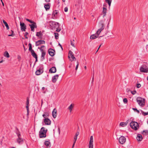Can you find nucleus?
I'll use <instances>...</instances> for the list:
<instances>
[{
    "mask_svg": "<svg viewBox=\"0 0 148 148\" xmlns=\"http://www.w3.org/2000/svg\"><path fill=\"white\" fill-rule=\"evenodd\" d=\"M127 102H118L117 105L120 107H123Z\"/></svg>",
    "mask_w": 148,
    "mask_h": 148,
    "instance_id": "17",
    "label": "nucleus"
},
{
    "mask_svg": "<svg viewBox=\"0 0 148 148\" xmlns=\"http://www.w3.org/2000/svg\"><path fill=\"white\" fill-rule=\"evenodd\" d=\"M15 133L16 134L18 137H21L20 133L19 132L18 129L17 127H16V129Z\"/></svg>",
    "mask_w": 148,
    "mask_h": 148,
    "instance_id": "24",
    "label": "nucleus"
},
{
    "mask_svg": "<svg viewBox=\"0 0 148 148\" xmlns=\"http://www.w3.org/2000/svg\"><path fill=\"white\" fill-rule=\"evenodd\" d=\"M123 102H127V100L126 98H124L123 100Z\"/></svg>",
    "mask_w": 148,
    "mask_h": 148,
    "instance_id": "56",
    "label": "nucleus"
},
{
    "mask_svg": "<svg viewBox=\"0 0 148 148\" xmlns=\"http://www.w3.org/2000/svg\"><path fill=\"white\" fill-rule=\"evenodd\" d=\"M140 72L145 73H148V68H146V66L145 65H142L140 69Z\"/></svg>",
    "mask_w": 148,
    "mask_h": 148,
    "instance_id": "6",
    "label": "nucleus"
},
{
    "mask_svg": "<svg viewBox=\"0 0 148 148\" xmlns=\"http://www.w3.org/2000/svg\"><path fill=\"white\" fill-rule=\"evenodd\" d=\"M57 110L55 108H54L52 112V116L53 118H56V117Z\"/></svg>",
    "mask_w": 148,
    "mask_h": 148,
    "instance_id": "20",
    "label": "nucleus"
},
{
    "mask_svg": "<svg viewBox=\"0 0 148 148\" xmlns=\"http://www.w3.org/2000/svg\"><path fill=\"white\" fill-rule=\"evenodd\" d=\"M29 51H30L31 52H32V51H34V50L32 49V44L31 43H29Z\"/></svg>",
    "mask_w": 148,
    "mask_h": 148,
    "instance_id": "38",
    "label": "nucleus"
},
{
    "mask_svg": "<svg viewBox=\"0 0 148 148\" xmlns=\"http://www.w3.org/2000/svg\"><path fill=\"white\" fill-rule=\"evenodd\" d=\"M68 58L71 62L74 60H76V58L74 57L73 52L71 50L69 51V52Z\"/></svg>",
    "mask_w": 148,
    "mask_h": 148,
    "instance_id": "5",
    "label": "nucleus"
},
{
    "mask_svg": "<svg viewBox=\"0 0 148 148\" xmlns=\"http://www.w3.org/2000/svg\"><path fill=\"white\" fill-rule=\"evenodd\" d=\"M46 54V52H43L42 53L41 55V61H43L45 59V56Z\"/></svg>",
    "mask_w": 148,
    "mask_h": 148,
    "instance_id": "26",
    "label": "nucleus"
},
{
    "mask_svg": "<svg viewBox=\"0 0 148 148\" xmlns=\"http://www.w3.org/2000/svg\"><path fill=\"white\" fill-rule=\"evenodd\" d=\"M49 116V114L47 112H45L44 114L42 115V116L45 118H46V117L48 116Z\"/></svg>",
    "mask_w": 148,
    "mask_h": 148,
    "instance_id": "32",
    "label": "nucleus"
},
{
    "mask_svg": "<svg viewBox=\"0 0 148 148\" xmlns=\"http://www.w3.org/2000/svg\"><path fill=\"white\" fill-rule=\"evenodd\" d=\"M107 12V9L104 7L103 8L102 14L103 15V17H104L106 15V13Z\"/></svg>",
    "mask_w": 148,
    "mask_h": 148,
    "instance_id": "18",
    "label": "nucleus"
},
{
    "mask_svg": "<svg viewBox=\"0 0 148 148\" xmlns=\"http://www.w3.org/2000/svg\"><path fill=\"white\" fill-rule=\"evenodd\" d=\"M56 67H51L49 70V72L51 73H54L56 72Z\"/></svg>",
    "mask_w": 148,
    "mask_h": 148,
    "instance_id": "16",
    "label": "nucleus"
},
{
    "mask_svg": "<svg viewBox=\"0 0 148 148\" xmlns=\"http://www.w3.org/2000/svg\"><path fill=\"white\" fill-rule=\"evenodd\" d=\"M43 72V70L42 68H41V67L40 68L36 71L35 73L37 75H39Z\"/></svg>",
    "mask_w": 148,
    "mask_h": 148,
    "instance_id": "13",
    "label": "nucleus"
},
{
    "mask_svg": "<svg viewBox=\"0 0 148 148\" xmlns=\"http://www.w3.org/2000/svg\"><path fill=\"white\" fill-rule=\"evenodd\" d=\"M31 54L32 56L34 58H36L37 57V56L36 53L34 51H32L31 52Z\"/></svg>",
    "mask_w": 148,
    "mask_h": 148,
    "instance_id": "30",
    "label": "nucleus"
},
{
    "mask_svg": "<svg viewBox=\"0 0 148 148\" xmlns=\"http://www.w3.org/2000/svg\"><path fill=\"white\" fill-rule=\"evenodd\" d=\"M35 58L36 59V60H35V62H37L38 61V59H37L38 57H36V58Z\"/></svg>",
    "mask_w": 148,
    "mask_h": 148,
    "instance_id": "61",
    "label": "nucleus"
},
{
    "mask_svg": "<svg viewBox=\"0 0 148 148\" xmlns=\"http://www.w3.org/2000/svg\"><path fill=\"white\" fill-rule=\"evenodd\" d=\"M36 36L37 37H41L42 36V33L41 31L37 32Z\"/></svg>",
    "mask_w": 148,
    "mask_h": 148,
    "instance_id": "33",
    "label": "nucleus"
},
{
    "mask_svg": "<svg viewBox=\"0 0 148 148\" xmlns=\"http://www.w3.org/2000/svg\"><path fill=\"white\" fill-rule=\"evenodd\" d=\"M131 93L133 94V95H134L136 93V90H134V91H131Z\"/></svg>",
    "mask_w": 148,
    "mask_h": 148,
    "instance_id": "54",
    "label": "nucleus"
},
{
    "mask_svg": "<svg viewBox=\"0 0 148 148\" xmlns=\"http://www.w3.org/2000/svg\"><path fill=\"white\" fill-rule=\"evenodd\" d=\"M45 41L43 40H38L36 42V46L41 44H45Z\"/></svg>",
    "mask_w": 148,
    "mask_h": 148,
    "instance_id": "11",
    "label": "nucleus"
},
{
    "mask_svg": "<svg viewBox=\"0 0 148 148\" xmlns=\"http://www.w3.org/2000/svg\"><path fill=\"white\" fill-rule=\"evenodd\" d=\"M17 58L18 59V61H20V60H21V56L19 55H18L17 56Z\"/></svg>",
    "mask_w": 148,
    "mask_h": 148,
    "instance_id": "46",
    "label": "nucleus"
},
{
    "mask_svg": "<svg viewBox=\"0 0 148 148\" xmlns=\"http://www.w3.org/2000/svg\"><path fill=\"white\" fill-rule=\"evenodd\" d=\"M20 25L21 26V29L22 31H25L26 29V26L25 25L24 23L20 22Z\"/></svg>",
    "mask_w": 148,
    "mask_h": 148,
    "instance_id": "8",
    "label": "nucleus"
},
{
    "mask_svg": "<svg viewBox=\"0 0 148 148\" xmlns=\"http://www.w3.org/2000/svg\"><path fill=\"white\" fill-rule=\"evenodd\" d=\"M74 106V104H71L68 107V109L70 110V112H71L72 109Z\"/></svg>",
    "mask_w": 148,
    "mask_h": 148,
    "instance_id": "28",
    "label": "nucleus"
},
{
    "mask_svg": "<svg viewBox=\"0 0 148 148\" xmlns=\"http://www.w3.org/2000/svg\"><path fill=\"white\" fill-rule=\"evenodd\" d=\"M130 125L132 128L135 130H137L139 127L138 123L135 121H132L130 123Z\"/></svg>",
    "mask_w": 148,
    "mask_h": 148,
    "instance_id": "4",
    "label": "nucleus"
},
{
    "mask_svg": "<svg viewBox=\"0 0 148 148\" xmlns=\"http://www.w3.org/2000/svg\"><path fill=\"white\" fill-rule=\"evenodd\" d=\"M132 109L135 111H136L138 113H139L140 111L139 110H138L136 108H133Z\"/></svg>",
    "mask_w": 148,
    "mask_h": 148,
    "instance_id": "43",
    "label": "nucleus"
},
{
    "mask_svg": "<svg viewBox=\"0 0 148 148\" xmlns=\"http://www.w3.org/2000/svg\"><path fill=\"white\" fill-rule=\"evenodd\" d=\"M119 141L120 143L123 144L126 141V138L123 136H121L119 139Z\"/></svg>",
    "mask_w": 148,
    "mask_h": 148,
    "instance_id": "10",
    "label": "nucleus"
},
{
    "mask_svg": "<svg viewBox=\"0 0 148 148\" xmlns=\"http://www.w3.org/2000/svg\"><path fill=\"white\" fill-rule=\"evenodd\" d=\"M11 31L12 32V34H11L8 35V36H14V34H13L14 33L13 31L12 30H11Z\"/></svg>",
    "mask_w": 148,
    "mask_h": 148,
    "instance_id": "52",
    "label": "nucleus"
},
{
    "mask_svg": "<svg viewBox=\"0 0 148 148\" xmlns=\"http://www.w3.org/2000/svg\"><path fill=\"white\" fill-rule=\"evenodd\" d=\"M4 56L7 58H9L10 57L9 54L7 51H5L4 54Z\"/></svg>",
    "mask_w": 148,
    "mask_h": 148,
    "instance_id": "31",
    "label": "nucleus"
},
{
    "mask_svg": "<svg viewBox=\"0 0 148 148\" xmlns=\"http://www.w3.org/2000/svg\"><path fill=\"white\" fill-rule=\"evenodd\" d=\"M142 113L144 115H148V112H146L143 111H142Z\"/></svg>",
    "mask_w": 148,
    "mask_h": 148,
    "instance_id": "44",
    "label": "nucleus"
},
{
    "mask_svg": "<svg viewBox=\"0 0 148 148\" xmlns=\"http://www.w3.org/2000/svg\"><path fill=\"white\" fill-rule=\"evenodd\" d=\"M141 86V84L139 83H138L136 85V87L137 88H139Z\"/></svg>",
    "mask_w": 148,
    "mask_h": 148,
    "instance_id": "48",
    "label": "nucleus"
},
{
    "mask_svg": "<svg viewBox=\"0 0 148 148\" xmlns=\"http://www.w3.org/2000/svg\"><path fill=\"white\" fill-rule=\"evenodd\" d=\"M79 65V63L78 62V61L77 62V65L76 66V68H75V70H77L78 69V66Z\"/></svg>",
    "mask_w": 148,
    "mask_h": 148,
    "instance_id": "51",
    "label": "nucleus"
},
{
    "mask_svg": "<svg viewBox=\"0 0 148 148\" xmlns=\"http://www.w3.org/2000/svg\"><path fill=\"white\" fill-rule=\"evenodd\" d=\"M59 77L58 75H56L54 76L52 78V81L53 82L55 83L56 82Z\"/></svg>",
    "mask_w": 148,
    "mask_h": 148,
    "instance_id": "15",
    "label": "nucleus"
},
{
    "mask_svg": "<svg viewBox=\"0 0 148 148\" xmlns=\"http://www.w3.org/2000/svg\"><path fill=\"white\" fill-rule=\"evenodd\" d=\"M142 133L146 135H148V131L147 130H144L142 132Z\"/></svg>",
    "mask_w": 148,
    "mask_h": 148,
    "instance_id": "41",
    "label": "nucleus"
},
{
    "mask_svg": "<svg viewBox=\"0 0 148 148\" xmlns=\"http://www.w3.org/2000/svg\"><path fill=\"white\" fill-rule=\"evenodd\" d=\"M3 23H4V25H5V26H6L7 29V30L9 29V27L8 25V23H7L4 20H3Z\"/></svg>",
    "mask_w": 148,
    "mask_h": 148,
    "instance_id": "29",
    "label": "nucleus"
},
{
    "mask_svg": "<svg viewBox=\"0 0 148 148\" xmlns=\"http://www.w3.org/2000/svg\"><path fill=\"white\" fill-rule=\"evenodd\" d=\"M76 140H76L75 139H74L73 144H74V145L75 144Z\"/></svg>",
    "mask_w": 148,
    "mask_h": 148,
    "instance_id": "57",
    "label": "nucleus"
},
{
    "mask_svg": "<svg viewBox=\"0 0 148 148\" xmlns=\"http://www.w3.org/2000/svg\"><path fill=\"white\" fill-rule=\"evenodd\" d=\"M126 90L128 92L129 91H130V90L129 89H127Z\"/></svg>",
    "mask_w": 148,
    "mask_h": 148,
    "instance_id": "62",
    "label": "nucleus"
},
{
    "mask_svg": "<svg viewBox=\"0 0 148 148\" xmlns=\"http://www.w3.org/2000/svg\"><path fill=\"white\" fill-rule=\"evenodd\" d=\"M99 35H98L97 34H93L91 35L90 37V38L91 39H95L96 38H97L99 36Z\"/></svg>",
    "mask_w": 148,
    "mask_h": 148,
    "instance_id": "23",
    "label": "nucleus"
},
{
    "mask_svg": "<svg viewBox=\"0 0 148 148\" xmlns=\"http://www.w3.org/2000/svg\"><path fill=\"white\" fill-rule=\"evenodd\" d=\"M79 132H77L75 134V135L74 138V139H75L77 140V136L79 135Z\"/></svg>",
    "mask_w": 148,
    "mask_h": 148,
    "instance_id": "40",
    "label": "nucleus"
},
{
    "mask_svg": "<svg viewBox=\"0 0 148 148\" xmlns=\"http://www.w3.org/2000/svg\"><path fill=\"white\" fill-rule=\"evenodd\" d=\"M127 124V123H126L124 122H121L120 123V125L122 127H124L126 126Z\"/></svg>",
    "mask_w": 148,
    "mask_h": 148,
    "instance_id": "36",
    "label": "nucleus"
},
{
    "mask_svg": "<svg viewBox=\"0 0 148 148\" xmlns=\"http://www.w3.org/2000/svg\"><path fill=\"white\" fill-rule=\"evenodd\" d=\"M56 31L57 32H60V30H61V29H60V28H56Z\"/></svg>",
    "mask_w": 148,
    "mask_h": 148,
    "instance_id": "50",
    "label": "nucleus"
},
{
    "mask_svg": "<svg viewBox=\"0 0 148 148\" xmlns=\"http://www.w3.org/2000/svg\"><path fill=\"white\" fill-rule=\"evenodd\" d=\"M45 128L42 127L39 132V135L40 138H45L46 136V133L47 132V130H45Z\"/></svg>",
    "mask_w": 148,
    "mask_h": 148,
    "instance_id": "2",
    "label": "nucleus"
},
{
    "mask_svg": "<svg viewBox=\"0 0 148 148\" xmlns=\"http://www.w3.org/2000/svg\"><path fill=\"white\" fill-rule=\"evenodd\" d=\"M38 49H40V50L41 52H42H42H45V51L43 50L42 49L40 48V47H38Z\"/></svg>",
    "mask_w": 148,
    "mask_h": 148,
    "instance_id": "49",
    "label": "nucleus"
},
{
    "mask_svg": "<svg viewBox=\"0 0 148 148\" xmlns=\"http://www.w3.org/2000/svg\"><path fill=\"white\" fill-rule=\"evenodd\" d=\"M51 26V29L53 30H54L56 28H58L60 27V24L58 23H57L54 21H51L50 22Z\"/></svg>",
    "mask_w": 148,
    "mask_h": 148,
    "instance_id": "3",
    "label": "nucleus"
},
{
    "mask_svg": "<svg viewBox=\"0 0 148 148\" xmlns=\"http://www.w3.org/2000/svg\"><path fill=\"white\" fill-rule=\"evenodd\" d=\"M136 138L138 141H140L143 139L142 136L141 134H138Z\"/></svg>",
    "mask_w": 148,
    "mask_h": 148,
    "instance_id": "25",
    "label": "nucleus"
},
{
    "mask_svg": "<svg viewBox=\"0 0 148 148\" xmlns=\"http://www.w3.org/2000/svg\"><path fill=\"white\" fill-rule=\"evenodd\" d=\"M112 1V0H105V2L108 3L109 7L110 6Z\"/></svg>",
    "mask_w": 148,
    "mask_h": 148,
    "instance_id": "35",
    "label": "nucleus"
},
{
    "mask_svg": "<svg viewBox=\"0 0 148 148\" xmlns=\"http://www.w3.org/2000/svg\"><path fill=\"white\" fill-rule=\"evenodd\" d=\"M102 43H101V45H100V46H99V48H98V49H97V51H96V52H97V51H98V50L99 49V48H100V47H101V45H102Z\"/></svg>",
    "mask_w": 148,
    "mask_h": 148,
    "instance_id": "58",
    "label": "nucleus"
},
{
    "mask_svg": "<svg viewBox=\"0 0 148 148\" xmlns=\"http://www.w3.org/2000/svg\"><path fill=\"white\" fill-rule=\"evenodd\" d=\"M29 102H27L26 103V106L27 110V114H29Z\"/></svg>",
    "mask_w": 148,
    "mask_h": 148,
    "instance_id": "34",
    "label": "nucleus"
},
{
    "mask_svg": "<svg viewBox=\"0 0 148 148\" xmlns=\"http://www.w3.org/2000/svg\"><path fill=\"white\" fill-rule=\"evenodd\" d=\"M145 102H138V104L141 106H143L145 105Z\"/></svg>",
    "mask_w": 148,
    "mask_h": 148,
    "instance_id": "42",
    "label": "nucleus"
},
{
    "mask_svg": "<svg viewBox=\"0 0 148 148\" xmlns=\"http://www.w3.org/2000/svg\"><path fill=\"white\" fill-rule=\"evenodd\" d=\"M32 24H29V26L30 27L31 29V31L33 32H34V28H37V25L36 23L34 21H33L32 23H31Z\"/></svg>",
    "mask_w": 148,
    "mask_h": 148,
    "instance_id": "7",
    "label": "nucleus"
},
{
    "mask_svg": "<svg viewBox=\"0 0 148 148\" xmlns=\"http://www.w3.org/2000/svg\"><path fill=\"white\" fill-rule=\"evenodd\" d=\"M55 34V38L56 39H58L59 38L58 36H59V34L57 33H54Z\"/></svg>",
    "mask_w": 148,
    "mask_h": 148,
    "instance_id": "39",
    "label": "nucleus"
},
{
    "mask_svg": "<svg viewBox=\"0 0 148 148\" xmlns=\"http://www.w3.org/2000/svg\"><path fill=\"white\" fill-rule=\"evenodd\" d=\"M44 144L46 147H49V148L51 146L50 142L48 141H45L44 143Z\"/></svg>",
    "mask_w": 148,
    "mask_h": 148,
    "instance_id": "22",
    "label": "nucleus"
},
{
    "mask_svg": "<svg viewBox=\"0 0 148 148\" xmlns=\"http://www.w3.org/2000/svg\"><path fill=\"white\" fill-rule=\"evenodd\" d=\"M28 32H26L25 33L24 36H25V38L26 39L28 38V37H27V35H28Z\"/></svg>",
    "mask_w": 148,
    "mask_h": 148,
    "instance_id": "45",
    "label": "nucleus"
},
{
    "mask_svg": "<svg viewBox=\"0 0 148 148\" xmlns=\"http://www.w3.org/2000/svg\"><path fill=\"white\" fill-rule=\"evenodd\" d=\"M55 52V50L51 48H50L48 50L49 53L51 56H54Z\"/></svg>",
    "mask_w": 148,
    "mask_h": 148,
    "instance_id": "14",
    "label": "nucleus"
},
{
    "mask_svg": "<svg viewBox=\"0 0 148 148\" xmlns=\"http://www.w3.org/2000/svg\"><path fill=\"white\" fill-rule=\"evenodd\" d=\"M137 102H145V99H144L140 97H138L136 99Z\"/></svg>",
    "mask_w": 148,
    "mask_h": 148,
    "instance_id": "21",
    "label": "nucleus"
},
{
    "mask_svg": "<svg viewBox=\"0 0 148 148\" xmlns=\"http://www.w3.org/2000/svg\"><path fill=\"white\" fill-rule=\"evenodd\" d=\"M71 45L72 46H73L74 47H75V46L74 45V44L73 42L71 41Z\"/></svg>",
    "mask_w": 148,
    "mask_h": 148,
    "instance_id": "53",
    "label": "nucleus"
},
{
    "mask_svg": "<svg viewBox=\"0 0 148 148\" xmlns=\"http://www.w3.org/2000/svg\"><path fill=\"white\" fill-rule=\"evenodd\" d=\"M99 29L96 32V34L99 35L101 31L103 30L105 27L104 21L103 20L100 21L98 25Z\"/></svg>",
    "mask_w": 148,
    "mask_h": 148,
    "instance_id": "1",
    "label": "nucleus"
},
{
    "mask_svg": "<svg viewBox=\"0 0 148 148\" xmlns=\"http://www.w3.org/2000/svg\"><path fill=\"white\" fill-rule=\"evenodd\" d=\"M45 47V46L44 45H42V46L40 47V48H41L42 49V48L44 47Z\"/></svg>",
    "mask_w": 148,
    "mask_h": 148,
    "instance_id": "63",
    "label": "nucleus"
},
{
    "mask_svg": "<svg viewBox=\"0 0 148 148\" xmlns=\"http://www.w3.org/2000/svg\"><path fill=\"white\" fill-rule=\"evenodd\" d=\"M25 19L27 21L31 23H32V22L33 21H32V20H30L29 19H28V18H25Z\"/></svg>",
    "mask_w": 148,
    "mask_h": 148,
    "instance_id": "47",
    "label": "nucleus"
},
{
    "mask_svg": "<svg viewBox=\"0 0 148 148\" xmlns=\"http://www.w3.org/2000/svg\"><path fill=\"white\" fill-rule=\"evenodd\" d=\"M68 8L67 7H66L64 9V11L65 12H67L68 11Z\"/></svg>",
    "mask_w": 148,
    "mask_h": 148,
    "instance_id": "55",
    "label": "nucleus"
},
{
    "mask_svg": "<svg viewBox=\"0 0 148 148\" xmlns=\"http://www.w3.org/2000/svg\"><path fill=\"white\" fill-rule=\"evenodd\" d=\"M45 89V87H42V90H44V89Z\"/></svg>",
    "mask_w": 148,
    "mask_h": 148,
    "instance_id": "64",
    "label": "nucleus"
},
{
    "mask_svg": "<svg viewBox=\"0 0 148 148\" xmlns=\"http://www.w3.org/2000/svg\"><path fill=\"white\" fill-rule=\"evenodd\" d=\"M58 45H59V46H60V47H61V48H62V49H62V46L61 45V44H60V43H59V44H58Z\"/></svg>",
    "mask_w": 148,
    "mask_h": 148,
    "instance_id": "59",
    "label": "nucleus"
},
{
    "mask_svg": "<svg viewBox=\"0 0 148 148\" xmlns=\"http://www.w3.org/2000/svg\"><path fill=\"white\" fill-rule=\"evenodd\" d=\"M17 141L19 144H21L23 142V140L21 138V137H18L17 139Z\"/></svg>",
    "mask_w": 148,
    "mask_h": 148,
    "instance_id": "19",
    "label": "nucleus"
},
{
    "mask_svg": "<svg viewBox=\"0 0 148 148\" xmlns=\"http://www.w3.org/2000/svg\"><path fill=\"white\" fill-rule=\"evenodd\" d=\"M44 122L45 125H49L51 124V121L48 118H45L44 119Z\"/></svg>",
    "mask_w": 148,
    "mask_h": 148,
    "instance_id": "12",
    "label": "nucleus"
},
{
    "mask_svg": "<svg viewBox=\"0 0 148 148\" xmlns=\"http://www.w3.org/2000/svg\"><path fill=\"white\" fill-rule=\"evenodd\" d=\"M50 0H45V1L47 2H49L50 1Z\"/></svg>",
    "mask_w": 148,
    "mask_h": 148,
    "instance_id": "60",
    "label": "nucleus"
},
{
    "mask_svg": "<svg viewBox=\"0 0 148 148\" xmlns=\"http://www.w3.org/2000/svg\"><path fill=\"white\" fill-rule=\"evenodd\" d=\"M93 137L91 136L90 137V140L89 142V148H93Z\"/></svg>",
    "mask_w": 148,
    "mask_h": 148,
    "instance_id": "9",
    "label": "nucleus"
},
{
    "mask_svg": "<svg viewBox=\"0 0 148 148\" xmlns=\"http://www.w3.org/2000/svg\"><path fill=\"white\" fill-rule=\"evenodd\" d=\"M58 13V12H57V10H55L53 12L52 14V16L54 17H56L55 16Z\"/></svg>",
    "mask_w": 148,
    "mask_h": 148,
    "instance_id": "37",
    "label": "nucleus"
},
{
    "mask_svg": "<svg viewBox=\"0 0 148 148\" xmlns=\"http://www.w3.org/2000/svg\"><path fill=\"white\" fill-rule=\"evenodd\" d=\"M49 3H48L47 4L45 5L44 7L46 11L49 9L50 8Z\"/></svg>",
    "mask_w": 148,
    "mask_h": 148,
    "instance_id": "27",
    "label": "nucleus"
}]
</instances>
